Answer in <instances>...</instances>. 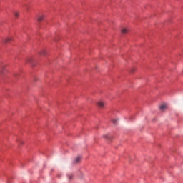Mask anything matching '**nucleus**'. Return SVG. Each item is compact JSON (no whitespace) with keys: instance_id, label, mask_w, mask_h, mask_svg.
Wrapping results in <instances>:
<instances>
[{"instance_id":"obj_1","label":"nucleus","mask_w":183,"mask_h":183,"mask_svg":"<svg viewBox=\"0 0 183 183\" xmlns=\"http://www.w3.org/2000/svg\"><path fill=\"white\" fill-rule=\"evenodd\" d=\"M105 102L100 100L97 102V106L99 108H104V107H105Z\"/></svg>"},{"instance_id":"obj_2","label":"nucleus","mask_w":183,"mask_h":183,"mask_svg":"<svg viewBox=\"0 0 183 183\" xmlns=\"http://www.w3.org/2000/svg\"><path fill=\"white\" fill-rule=\"evenodd\" d=\"M11 41H14V39L12 37H9L4 39V42L8 43L11 42Z\"/></svg>"},{"instance_id":"obj_3","label":"nucleus","mask_w":183,"mask_h":183,"mask_svg":"<svg viewBox=\"0 0 183 183\" xmlns=\"http://www.w3.org/2000/svg\"><path fill=\"white\" fill-rule=\"evenodd\" d=\"M128 32H129V29L128 28H124L122 29V34H128Z\"/></svg>"},{"instance_id":"obj_4","label":"nucleus","mask_w":183,"mask_h":183,"mask_svg":"<svg viewBox=\"0 0 183 183\" xmlns=\"http://www.w3.org/2000/svg\"><path fill=\"white\" fill-rule=\"evenodd\" d=\"M167 108V104H162L160 106L161 111H165V109Z\"/></svg>"},{"instance_id":"obj_5","label":"nucleus","mask_w":183,"mask_h":183,"mask_svg":"<svg viewBox=\"0 0 183 183\" xmlns=\"http://www.w3.org/2000/svg\"><path fill=\"white\" fill-rule=\"evenodd\" d=\"M82 157H81V156H78L76 159H75V162H79L81 161Z\"/></svg>"},{"instance_id":"obj_6","label":"nucleus","mask_w":183,"mask_h":183,"mask_svg":"<svg viewBox=\"0 0 183 183\" xmlns=\"http://www.w3.org/2000/svg\"><path fill=\"white\" fill-rule=\"evenodd\" d=\"M44 18H45L44 16V15H41L40 16H39L38 21H42L44 19Z\"/></svg>"},{"instance_id":"obj_7","label":"nucleus","mask_w":183,"mask_h":183,"mask_svg":"<svg viewBox=\"0 0 183 183\" xmlns=\"http://www.w3.org/2000/svg\"><path fill=\"white\" fill-rule=\"evenodd\" d=\"M14 16H16V18H18V16H19V12L15 11L14 12Z\"/></svg>"},{"instance_id":"obj_8","label":"nucleus","mask_w":183,"mask_h":183,"mask_svg":"<svg viewBox=\"0 0 183 183\" xmlns=\"http://www.w3.org/2000/svg\"><path fill=\"white\" fill-rule=\"evenodd\" d=\"M19 143L22 145V144H24V141H22V140H21V141L19 142Z\"/></svg>"},{"instance_id":"obj_9","label":"nucleus","mask_w":183,"mask_h":183,"mask_svg":"<svg viewBox=\"0 0 183 183\" xmlns=\"http://www.w3.org/2000/svg\"><path fill=\"white\" fill-rule=\"evenodd\" d=\"M41 55H45L46 51L44 50V51H43V52H42V53H41Z\"/></svg>"},{"instance_id":"obj_10","label":"nucleus","mask_w":183,"mask_h":183,"mask_svg":"<svg viewBox=\"0 0 183 183\" xmlns=\"http://www.w3.org/2000/svg\"><path fill=\"white\" fill-rule=\"evenodd\" d=\"M29 62H32V59H30L29 60Z\"/></svg>"},{"instance_id":"obj_11","label":"nucleus","mask_w":183,"mask_h":183,"mask_svg":"<svg viewBox=\"0 0 183 183\" xmlns=\"http://www.w3.org/2000/svg\"><path fill=\"white\" fill-rule=\"evenodd\" d=\"M69 179H71V178H72V176H69Z\"/></svg>"},{"instance_id":"obj_12","label":"nucleus","mask_w":183,"mask_h":183,"mask_svg":"<svg viewBox=\"0 0 183 183\" xmlns=\"http://www.w3.org/2000/svg\"><path fill=\"white\" fill-rule=\"evenodd\" d=\"M134 71H135V69L134 70H132V72H134Z\"/></svg>"}]
</instances>
